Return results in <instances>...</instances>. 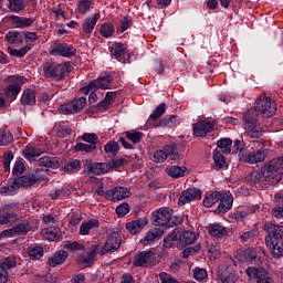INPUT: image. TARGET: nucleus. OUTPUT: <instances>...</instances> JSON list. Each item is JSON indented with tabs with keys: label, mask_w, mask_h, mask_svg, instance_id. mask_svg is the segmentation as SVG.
Returning a JSON list of instances; mask_svg holds the SVG:
<instances>
[{
	"label": "nucleus",
	"mask_w": 283,
	"mask_h": 283,
	"mask_svg": "<svg viewBox=\"0 0 283 283\" xmlns=\"http://www.w3.org/2000/svg\"><path fill=\"white\" fill-rule=\"evenodd\" d=\"M70 74V62L56 63L45 62L42 65V76L51 78L52 81H63Z\"/></svg>",
	"instance_id": "1"
},
{
	"label": "nucleus",
	"mask_w": 283,
	"mask_h": 283,
	"mask_svg": "<svg viewBox=\"0 0 283 283\" xmlns=\"http://www.w3.org/2000/svg\"><path fill=\"white\" fill-rule=\"evenodd\" d=\"M243 120L247 136H249V138H261L262 134H264V130L262 129V126H260L255 109H248L243 114Z\"/></svg>",
	"instance_id": "2"
},
{
	"label": "nucleus",
	"mask_w": 283,
	"mask_h": 283,
	"mask_svg": "<svg viewBox=\"0 0 283 283\" xmlns=\"http://www.w3.org/2000/svg\"><path fill=\"white\" fill-rule=\"evenodd\" d=\"M4 96L8 101H17V96L21 92V87L25 83V80L21 75H11L4 80Z\"/></svg>",
	"instance_id": "3"
},
{
	"label": "nucleus",
	"mask_w": 283,
	"mask_h": 283,
	"mask_svg": "<svg viewBox=\"0 0 283 283\" xmlns=\"http://www.w3.org/2000/svg\"><path fill=\"white\" fill-rule=\"evenodd\" d=\"M172 210L169 208H159L153 213L151 220L155 227H178L182 223V219H177L175 222L171 218Z\"/></svg>",
	"instance_id": "4"
},
{
	"label": "nucleus",
	"mask_w": 283,
	"mask_h": 283,
	"mask_svg": "<svg viewBox=\"0 0 283 283\" xmlns=\"http://www.w3.org/2000/svg\"><path fill=\"white\" fill-rule=\"evenodd\" d=\"M252 109L258 114V118H260V115L263 118H271V116L277 112V105L275 104V101H271L270 97L260 96L256 99L255 108Z\"/></svg>",
	"instance_id": "5"
},
{
	"label": "nucleus",
	"mask_w": 283,
	"mask_h": 283,
	"mask_svg": "<svg viewBox=\"0 0 283 283\" xmlns=\"http://www.w3.org/2000/svg\"><path fill=\"white\" fill-rule=\"evenodd\" d=\"M269 156V150L265 148H260L258 150H245L239 153L240 163H245L247 165H258V163H264Z\"/></svg>",
	"instance_id": "6"
},
{
	"label": "nucleus",
	"mask_w": 283,
	"mask_h": 283,
	"mask_svg": "<svg viewBox=\"0 0 283 283\" xmlns=\"http://www.w3.org/2000/svg\"><path fill=\"white\" fill-rule=\"evenodd\" d=\"M248 182L254 185V187H270V185H275V177L273 175L265 174L262 168L261 171H252L247 176Z\"/></svg>",
	"instance_id": "7"
},
{
	"label": "nucleus",
	"mask_w": 283,
	"mask_h": 283,
	"mask_svg": "<svg viewBox=\"0 0 283 283\" xmlns=\"http://www.w3.org/2000/svg\"><path fill=\"white\" fill-rule=\"evenodd\" d=\"M168 158L171 160L180 159V153H178V149L174 144L166 145L163 147V149L156 150L153 154L154 163H165V160H167Z\"/></svg>",
	"instance_id": "8"
},
{
	"label": "nucleus",
	"mask_w": 283,
	"mask_h": 283,
	"mask_svg": "<svg viewBox=\"0 0 283 283\" xmlns=\"http://www.w3.org/2000/svg\"><path fill=\"white\" fill-rule=\"evenodd\" d=\"M158 253L149 251L138 252L133 260L134 266H156L158 264Z\"/></svg>",
	"instance_id": "9"
},
{
	"label": "nucleus",
	"mask_w": 283,
	"mask_h": 283,
	"mask_svg": "<svg viewBox=\"0 0 283 283\" xmlns=\"http://www.w3.org/2000/svg\"><path fill=\"white\" fill-rule=\"evenodd\" d=\"M98 253V245H91L86 251L82 252L76 259V263L82 269H87L96 262V254Z\"/></svg>",
	"instance_id": "10"
},
{
	"label": "nucleus",
	"mask_w": 283,
	"mask_h": 283,
	"mask_svg": "<svg viewBox=\"0 0 283 283\" xmlns=\"http://www.w3.org/2000/svg\"><path fill=\"white\" fill-rule=\"evenodd\" d=\"M87 105V98L85 97H75L73 101L65 103L61 105L60 112L62 114H76L81 112L82 109H85V106Z\"/></svg>",
	"instance_id": "11"
},
{
	"label": "nucleus",
	"mask_w": 283,
	"mask_h": 283,
	"mask_svg": "<svg viewBox=\"0 0 283 283\" xmlns=\"http://www.w3.org/2000/svg\"><path fill=\"white\" fill-rule=\"evenodd\" d=\"M49 53L51 56H63L64 59H71V56H76V48L67 43H57L51 46Z\"/></svg>",
	"instance_id": "12"
},
{
	"label": "nucleus",
	"mask_w": 283,
	"mask_h": 283,
	"mask_svg": "<svg viewBox=\"0 0 283 283\" xmlns=\"http://www.w3.org/2000/svg\"><path fill=\"white\" fill-rule=\"evenodd\" d=\"M120 244H123V237H120V232H112L102 248V255H105V253H114V251H118L120 249Z\"/></svg>",
	"instance_id": "13"
},
{
	"label": "nucleus",
	"mask_w": 283,
	"mask_h": 283,
	"mask_svg": "<svg viewBox=\"0 0 283 283\" xmlns=\"http://www.w3.org/2000/svg\"><path fill=\"white\" fill-rule=\"evenodd\" d=\"M218 277L221 283H234L238 282V273L233 266L224 263L218 269Z\"/></svg>",
	"instance_id": "14"
},
{
	"label": "nucleus",
	"mask_w": 283,
	"mask_h": 283,
	"mask_svg": "<svg viewBox=\"0 0 283 283\" xmlns=\"http://www.w3.org/2000/svg\"><path fill=\"white\" fill-rule=\"evenodd\" d=\"M132 192L127 189V187L117 186L105 192L106 200H111V202H120V200H125V198H129Z\"/></svg>",
	"instance_id": "15"
},
{
	"label": "nucleus",
	"mask_w": 283,
	"mask_h": 283,
	"mask_svg": "<svg viewBox=\"0 0 283 283\" xmlns=\"http://www.w3.org/2000/svg\"><path fill=\"white\" fill-rule=\"evenodd\" d=\"M202 198V191L196 188H188L184 190L178 200V207H185V205H189V202H193V200H200Z\"/></svg>",
	"instance_id": "16"
},
{
	"label": "nucleus",
	"mask_w": 283,
	"mask_h": 283,
	"mask_svg": "<svg viewBox=\"0 0 283 283\" xmlns=\"http://www.w3.org/2000/svg\"><path fill=\"white\" fill-rule=\"evenodd\" d=\"M193 136L205 138L207 134H211L216 129V124L209 120H199L192 125Z\"/></svg>",
	"instance_id": "17"
},
{
	"label": "nucleus",
	"mask_w": 283,
	"mask_h": 283,
	"mask_svg": "<svg viewBox=\"0 0 283 283\" xmlns=\"http://www.w3.org/2000/svg\"><path fill=\"white\" fill-rule=\"evenodd\" d=\"M112 81H114L112 75L97 77L88 83L84 92H90V90H109L112 87Z\"/></svg>",
	"instance_id": "18"
},
{
	"label": "nucleus",
	"mask_w": 283,
	"mask_h": 283,
	"mask_svg": "<svg viewBox=\"0 0 283 283\" xmlns=\"http://www.w3.org/2000/svg\"><path fill=\"white\" fill-rule=\"evenodd\" d=\"M265 245L269 249L272 258L279 260L283 256V242L282 240L273 239V237H265Z\"/></svg>",
	"instance_id": "19"
},
{
	"label": "nucleus",
	"mask_w": 283,
	"mask_h": 283,
	"mask_svg": "<svg viewBox=\"0 0 283 283\" xmlns=\"http://www.w3.org/2000/svg\"><path fill=\"white\" fill-rule=\"evenodd\" d=\"M282 169L283 156L266 161L262 167L263 174H268V176H273V178H275V174H277V171H282Z\"/></svg>",
	"instance_id": "20"
},
{
	"label": "nucleus",
	"mask_w": 283,
	"mask_h": 283,
	"mask_svg": "<svg viewBox=\"0 0 283 283\" xmlns=\"http://www.w3.org/2000/svg\"><path fill=\"white\" fill-rule=\"evenodd\" d=\"M43 180H48V178L45 176H39V171H35L34 174L30 175H24L15 179L20 188L32 187L33 185H36V182H41Z\"/></svg>",
	"instance_id": "21"
},
{
	"label": "nucleus",
	"mask_w": 283,
	"mask_h": 283,
	"mask_svg": "<svg viewBox=\"0 0 283 283\" xmlns=\"http://www.w3.org/2000/svg\"><path fill=\"white\" fill-rule=\"evenodd\" d=\"M218 202L217 213H227L233 207V196L229 192H220Z\"/></svg>",
	"instance_id": "22"
},
{
	"label": "nucleus",
	"mask_w": 283,
	"mask_h": 283,
	"mask_svg": "<svg viewBox=\"0 0 283 283\" xmlns=\"http://www.w3.org/2000/svg\"><path fill=\"white\" fill-rule=\"evenodd\" d=\"M263 230L268 233L265 237H271L273 240H283V226L266 222L263 224Z\"/></svg>",
	"instance_id": "23"
},
{
	"label": "nucleus",
	"mask_w": 283,
	"mask_h": 283,
	"mask_svg": "<svg viewBox=\"0 0 283 283\" xmlns=\"http://www.w3.org/2000/svg\"><path fill=\"white\" fill-rule=\"evenodd\" d=\"M67 258H70V253H67V251L59 250L51 258H49L48 264L52 268L59 266L61 264H65Z\"/></svg>",
	"instance_id": "24"
},
{
	"label": "nucleus",
	"mask_w": 283,
	"mask_h": 283,
	"mask_svg": "<svg viewBox=\"0 0 283 283\" xmlns=\"http://www.w3.org/2000/svg\"><path fill=\"white\" fill-rule=\"evenodd\" d=\"M147 218H140L130 222L126 223V229L132 233L133 235H136V233H140L145 227L148 224Z\"/></svg>",
	"instance_id": "25"
},
{
	"label": "nucleus",
	"mask_w": 283,
	"mask_h": 283,
	"mask_svg": "<svg viewBox=\"0 0 283 283\" xmlns=\"http://www.w3.org/2000/svg\"><path fill=\"white\" fill-rule=\"evenodd\" d=\"M87 169L90 174H94L95 176H103V174H107L112 170V164L107 163H94L88 164Z\"/></svg>",
	"instance_id": "26"
},
{
	"label": "nucleus",
	"mask_w": 283,
	"mask_h": 283,
	"mask_svg": "<svg viewBox=\"0 0 283 283\" xmlns=\"http://www.w3.org/2000/svg\"><path fill=\"white\" fill-rule=\"evenodd\" d=\"M98 19H101V14L95 13L93 17H88L83 21L82 29L86 36L92 35V32H94V28H96V23H98Z\"/></svg>",
	"instance_id": "27"
},
{
	"label": "nucleus",
	"mask_w": 283,
	"mask_h": 283,
	"mask_svg": "<svg viewBox=\"0 0 283 283\" xmlns=\"http://www.w3.org/2000/svg\"><path fill=\"white\" fill-rule=\"evenodd\" d=\"M198 240V235L193 231L181 230L180 242L177 243L178 249H185L188 244H193Z\"/></svg>",
	"instance_id": "28"
},
{
	"label": "nucleus",
	"mask_w": 283,
	"mask_h": 283,
	"mask_svg": "<svg viewBox=\"0 0 283 283\" xmlns=\"http://www.w3.org/2000/svg\"><path fill=\"white\" fill-rule=\"evenodd\" d=\"M40 167H49L51 169H59L61 167V159L59 157L44 156L38 160Z\"/></svg>",
	"instance_id": "29"
},
{
	"label": "nucleus",
	"mask_w": 283,
	"mask_h": 283,
	"mask_svg": "<svg viewBox=\"0 0 283 283\" xmlns=\"http://www.w3.org/2000/svg\"><path fill=\"white\" fill-rule=\"evenodd\" d=\"M9 21H12L14 28H31L34 24V19L32 18H21L19 15H11Z\"/></svg>",
	"instance_id": "30"
},
{
	"label": "nucleus",
	"mask_w": 283,
	"mask_h": 283,
	"mask_svg": "<svg viewBox=\"0 0 283 283\" xmlns=\"http://www.w3.org/2000/svg\"><path fill=\"white\" fill-rule=\"evenodd\" d=\"M163 235H165V230L160 228H154L146 233V237L144 238L143 242L146 245L151 244V242L160 240Z\"/></svg>",
	"instance_id": "31"
},
{
	"label": "nucleus",
	"mask_w": 283,
	"mask_h": 283,
	"mask_svg": "<svg viewBox=\"0 0 283 283\" xmlns=\"http://www.w3.org/2000/svg\"><path fill=\"white\" fill-rule=\"evenodd\" d=\"M109 50L117 61H119L120 63H125V44L116 42L112 46H109Z\"/></svg>",
	"instance_id": "32"
},
{
	"label": "nucleus",
	"mask_w": 283,
	"mask_h": 283,
	"mask_svg": "<svg viewBox=\"0 0 283 283\" xmlns=\"http://www.w3.org/2000/svg\"><path fill=\"white\" fill-rule=\"evenodd\" d=\"M180 238H182L181 230H172L171 233L164 239V247H166V249H171L175 242H180Z\"/></svg>",
	"instance_id": "33"
},
{
	"label": "nucleus",
	"mask_w": 283,
	"mask_h": 283,
	"mask_svg": "<svg viewBox=\"0 0 283 283\" xmlns=\"http://www.w3.org/2000/svg\"><path fill=\"white\" fill-rule=\"evenodd\" d=\"M42 235L50 242H56L61 238V228L50 227L42 230Z\"/></svg>",
	"instance_id": "34"
},
{
	"label": "nucleus",
	"mask_w": 283,
	"mask_h": 283,
	"mask_svg": "<svg viewBox=\"0 0 283 283\" xmlns=\"http://www.w3.org/2000/svg\"><path fill=\"white\" fill-rule=\"evenodd\" d=\"M208 232L212 238H224V235H227V228L220 223H210L208 226Z\"/></svg>",
	"instance_id": "35"
},
{
	"label": "nucleus",
	"mask_w": 283,
	"mask_h": 283,
	"mask_svg": "<svg viewBox=\"0 0 283 283\" xmlns=\"http://www.w3.org/2000/svg\"><path fill=\"white\" fill-rule=\"evenodd\" d=\"M97 227H98L97 219L83 221L80 227V235H90V231H92V229H97Z\"/></svg>",
	"instance_id": "36"
},
{
	"label": "nucleus",
	"mask_w": 283,
	"mask_h": 283,
	"mask_svg": "<svg viewBox=\"0 0 283 283\" xmlns=\"http://www.w3.org/2000/svg\"><path fill=\"white\" fill-rule=\"evenodd\" d=\"M22 105H34L36 103V93L33 90L27 88L22 93Z\"/></svg>",
	"instance_id": "37"
},
{
	"label": "nucleus",
	"mask_w": 283,
	"mask_h": 283,
	"mask_svg": "<svg viewBox=\"0 0 283 283\" xmlns=\"http://www.w3.org/2000/svg\"><path fill=\"white\" fill-rule=\"evenodd\" d=\"M15 231V237L28 235L32 231V226L30 221H23L13 227Z\"/></svg>",
	"instance_id": "38"
},
{
	"label": "nucleus",
	"mask_w": 283,
	"mask_h": 283,
	"mask_svg": "<svg viewBox=\"0 0 283 283\" xmlns=\"http://www.w3.org/2000/svg\"><path fill=\"white\" fill-rule=\"evenodd\" d=\"M6 41H8V43H11V45H14L17 43H23V32H19V31H9L6 34Z\"/></svg>",
	"instance_id": "39"
},
{
	"label": "nucleus",
	"mask_w": 283,
	"mask_h": 283,
	"mask_svg": "<svg viewBox=\"0 0 283 283\" xmlns=\"http://www.w3.org/2000/svg\"><path fill=\"white\" fill-rule=\"evenodd\" d=\"M41 154H43V151H41V149L35 148L32 145H28L23 150V155L27 160H34V158H39Z\"/></svg>",
	"instance_id": "40"
},
{
	"label": "nucleus",
	"mask_w": 283,
	"mask_h": 283,
	"mask_svg": "<svg viewBox=\"0 0 283 283\" xmlns=\"http://www.w3.org/2000/svg\"><path fill=\"white\" fill-rule=\"evenodd\" d=\"M186 171H187V168L179 167V166H169L166 168V174H168L170 178H182Z\"/></svg>",
	"instance_id": "41"
},
{
	"label": "nucleus",
	"mask_w": 283,
	"mask_h": 283,
	"mask_svg": "<svg viewBox=\"0 0 283 283\" xmlns=\"http://www.w3.org/2000/svg\"><path fill=\"white\" fill-rule=\"evenodd\" d=\"M116 32V28L111 22H105L99 28V34L104 36V39H109L114 36Z\"/></svg>",
	"instance_id": "42"
},
{
	"label": "nucleus",
	"mask_w": 283,
	"mask_h": 283,
	"mask_svg": "<svg viewBox=\"0 0 283 283\" xmlns=\"http://www.w3.org/2000/svg\"><path fill=\"white\" fill-rule=\"evenodd\" d=\"M220 201V191H214L203 199V206L207 208L213 207V205L218 203Z\"/></svg>",
	"instance_id": "43"
},
{
	"label": "nucleus",
	"mask_w": 283,
	"mask_h": 283,
	"mask_svg": "<svg viewBox=\"0 0 283 283\" xmlns=\"http://www.w3.org/2000/svg\"><path fill=\"white\" fill-rule=\"evenodd\" d=\"M231 145H233L231 138H223L217 142V146L221 149L222 154H231Z\"/></svg>",
	"instance_id": "44"
},
{
	"label": "nucleus",
	"mask_w": 283,
	"mask_h": 283,
	"mask_svg": "<svg viewBox=\"0 0 283 283\" xmlns=\"http://www.w3.org/2000/svg\"><path fill=\"white\" fill-rule=\"evenodd\" d=\"M8 1H9V10H11V12H23V10H25L24 0H8Z\"/></svg>",
	"instance_id": "45"
},
{
	"label": "nucleus",
	"mask_w": 283,
	"mask_h": 283,
	"mask_svg": "<svg viewBox=\"0 0 283 283\" xmlns=\"http://www.w3.org/2000/svg\"><path fill=\"white\" fill-rule=\"evenodd\" d=\"M193 277L197 280V282H207L209 279V273H207L206 269L202 268H196L193 271Z\"/></svg>",
	"instance_id": "46"
},
{
	"label": "nucleus",
	"mask_w": 283,
	"mask_h": 283,
	"mask_svg": "<svg viewBox=\"0 0 283 283\" xmlns=\"http://www.w3.org/2000/svg\"><path fill=\"white\" fill-rule=\"evenodd\" d=\"M213 161H214V169H223V167L227 165V160L220 154V150L213 151Z\"/></svg>",
	"instance_id": "47"
},
{
	"label": "nucleus",
	"mask_w": 283,
	"mask_h": 283,
	"mask_svg": "<svg viewBox=\"0 0 283 283\" xmlns=\"http://www.w3.org/2000/svg\"><path fill=\"white\" fill-rule=\"evenodd\" d=\"M14 266H17V259H14V256H8L0 263V269L6 271L7 273L11 269H14Z\"/></svg>",
	"instance_id": "48"
},
{
	"label": "nucleus",
	"mask_w": 283,
	"mask_h": 283,
	"mask_svg": "<svg viewBox=\"0 0 283 283\" xmlns=\"http://www.w3.org/2000/svg\"><path fill=\"white\" fill-rule=\"evenodd\" d=\"M144 136H145V134H143L140 132H136V130L126 132V138L128 140H130L132 143H134V145H138V143H140V140H143Z\"/></svg>",
	"instance_id": "49"
},
{
	"label": "nucleus",
	"mask_w": 283,
	"mask_h": 283,
	"mask_svg": "<svg viewBox=\"0 0 283 283\" xmlns=\"http://www.w3.org/2000/svg\"><path fill=\"white\" fill-rule=\"evenodd\" d=\"M17 189H21V188L17 179H14L11 185H8L1 188V193H6L7 196H14L17 193Z\"/></svg>",
	"instance_id": "50"
},
{
	"label": "nucleus",
	"mask_w": 283,
	"mask_h": 283,
	"mask_svg": "<svg viewBox=\"0 0 283 283\" xmlns=\"http://www.w3.org/2000/svg\"><path fill=\"white\" fill-rule=\"evenodd\" d=\"M13 140L12 133L8 129H0V147L10 145Z\"/></svg>",
	"instance_id": "51"
},
{
	"label": "nucleus",
	"mask_w": 283,
	"mask_h": 283,
	"mask_svg": "<svg viewBox=\"0 0 283 283\" xmlns=\"http://www.w3.org/2000/svg\"><path fill=\"white\" fill-rule=\"evenodd\" d=\"M17 220H19V216L14 212L0 214V224H12V222H17Z\"/></svg>",
	"instance_id": "52"
},
{
	"label": "nucleus",
	"mask_w": 283,
	"mask_h": 283,
	"mask_svg": "<svg viewBox=\"0 0 283 283\" xmlns=\"http://www.w3.org/2000/svg\"><path fill=\"white\" fill-rule=\"evenodd\" d=\"M30 50H32V45L28 44L21 49H10V54L11 56H17L18 59H23V56H25V54H28V52H30Z\"/></svg>",
	"instance_id": "53"
},
{
	"label": "nucleus",
	"mask_w": 283,
	"mask_h": 283,
	"mask_svg": "<svg viewBox=\"0 0 283 283\" xmlns=\"http://www.w3.org/2000/svg\"><path fill=\"white\" fill-rule=\"evenodd\" d=\"M176 123H178V116L170 115L159 120V127H175Z\"/></svg>",
	"instance_id": "54"
},
{
	"label": "nucleus",
	"mask_w": 283,
	"mask_h": 283,
	"mask_svg": "<svg viewBox=\"0 0 283 283\" xmlns=\"http://www.w3.org/2000/svg\"><path fill=\"white\" fill-rule=\"evenodd\" d=\"M264 269H256V268H248L245 270V273L250 280H256V282L260 280L261 273H264Z\"/></svg>",
	"instance_id": "55"
},
{
	"label": "nucleus",
	"mask_w": 283,
	"mask_h": 283,
	"mask_svg": "<svg viewBox=\"0 0 283 283\" xmlns=\"http://www.w3.org/2000/svg\"><path fill=\"white\" fill-rule=\"evenodd\" d=\"M75 169H81V160L78 159H71L64 165V171H67V174H72Z\"/></svg>",
	"instance_id": "56"
},
{
	"label": "nucleus",
	"mask_w": 283,
	"mask_h": 283,
	"mask_svg": "<svg viewBox=\"0 0 283 283\" xmlns=\"http://www.w3.org/2000/svg\"><path fill=\"white\" fill-rule=\"evenodd\" d=\"M30 260H41L43 258V249L41 247H32L29 249Z\"/></svg>",
	"instance_id": "57"
},
{
	"label": "nucleus",
	"mask_w": 283,
	"mask_h": 283,
	"mask_svg": "<svg viewBox=\"0 0 283 283\" xmlns=\"http://www.w3.org/2000/svg\"><path fill=\"white\" fill-rule=\"evenodd\" d=\"M165 112H167V105L165 103L158 105L150 115V120H158V118H160Z\"/></svg>",
	"instance_id": "58"
},
{
	"label": "nucleus",
	"mask_w": 283,
	"mask_h": 283,
	"mask_svg": "<svg viewBox=\"0 0 283 283\" xmlns=\"http://www.w3.org/2000/svg\"><path fill=\"white\" fill-rule=\"evenodd\" d=\"M244 262H253L258 258V251L254 248H247L243 253Z\"/></svg>",
	"instance_id": "59"
},
{
	"label": "nucleus",
	"mask_w": 283,
	"mask_h": 283,
	"mask_svg": "<svg viewBox=\"0 0 283 283\" xmlns=\"http://www.w3.org/2000/svg\"><path fill=\"white\" fill-rule=\"evenodd\" d=\"M82 140H84V143H90L91 145H94V147H96V145H98V135L94 133H84L82 135Z\"/></svg>",
	"instance_id": "60"
},
{
	"label": "nucleus",
	"mask_w": 283,
	"mask_h": 283,
	"mask_svg": "<svg viewBox=\"0 0 283 283\" xmlns=\"http://www.w3.org/2000/svg\"><path fill=\"white\" fill-rule=\"evenodd\" d=\"M132 28V19L128 17L123 18L119 20L118 25L116 27L117 32H125L126 30H129Z\"/></svg>",
	"instance_id": "61"
},
{
	"label": "nucleus",
	"mask_w": 283,
	"mask_h": 283,
	"mask_svg": "<svg viewBox=\"0 0 283 283\" xmlns=\"http://www.w3.org/2000/svg\"><path fill=\"white\" fill-rule=\"evenodd\" d=\"M90 8H92V1L90 0H82L77 4L80 14H87V12H90Z\"/></svg>",
	"instance_id": "62"
},
{
	"label": "nucleus",
	"mask_w": 283,
	"mask_h": 283,
	"mask_svg": "<svg viewBox=\"0 0 283 283\" xmlns=\"http://www.w3.org/2000/svg\"><path fill=\"white\" fill-rule=\"evenodd\" d=\"M95 149H96V146L92 144L78 143L75 145V150L85 151L86 154H92V151H95Z\"/></svg>",
	"instance_id": "63"
},
{
	"label": "nucleus",
	"mask_w": 283,
	"mask_h": 283,
	"mask_svg": "<svg viewBox=\"0 0 283 283\" xmlns=\"http://www.w3.org/2000/svg\"><path fill=\"white\" fill-rule=\"evenodd\" d=\"M159 280L161 283H180L178 280L174 279L171 274L167 272L159 273Z\"/></svg>",
	"instance_id": "64"
}]
</instances>
